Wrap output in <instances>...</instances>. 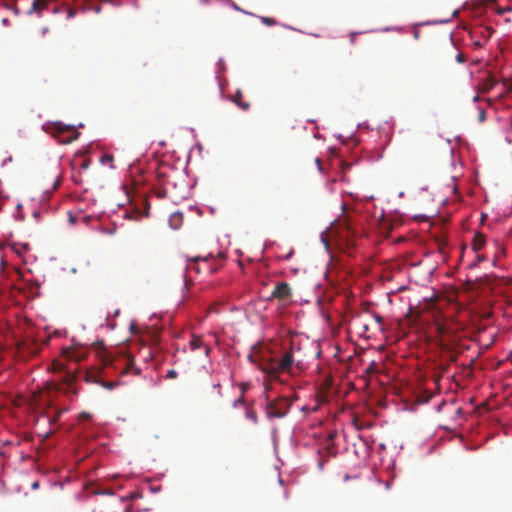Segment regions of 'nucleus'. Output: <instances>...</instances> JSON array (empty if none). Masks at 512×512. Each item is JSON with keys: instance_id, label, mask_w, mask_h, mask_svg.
<instances>
[{"instance_id": "obj_20", "label": "nucleus", "mask_w": 512, "mask_h": 512, "mask_svg": "<svg viewBox=\"0 0 512 512\" xmlns=\"http://www.w3.org/2000/svg\"><path fill=\"white\" fill-rule=\"evenodd\" d=\"M156 195L158 198H165L167 196V188L166 187H162L160 189H157L155 191Z\"/></svg>"}, {"instance_id": "obj_2", "label": "nucleus", "mask_w": 512, "mask_h": 512, "mask_svg": "<svg viewBox=\"0 0 512 512\" xmlns=\"http://www.w3.org/2000/svg\"><path fill=\"white\" fill-rule=\"evenodd\" d=\"M292 406V400L288 396H280L273 400H268L264 406V412L268 419L284 418Z\"/></svg>"}, {"instance_id": "obj_35", "label": "nucleus", "mask_w": 512, "mask_h": 512, "mask_svg": "<svg viewBox=\"0 0 512 512\" xmlns=\"http://www.w3.org/2000/svg\"><path fill=\"white\" fill-rule=\"evenodd\" d=\"M38 487H39V482H37V481H36V482H34V483L32 484V488H33V489H37Z\"/></svg>"}, {"instance_id": "obj_25", "label": "nucleus", "mask_w": 512, "mask_h": 512, "mask_svg": "<svg viewBox=\"0 0 512 512\" xmlns=\"http://www.w3.org/2000/svg\"><path fill=\"white\" fill-rule=\"evenodd\" d=\"M75 14H76V10L75 9H72V8L68 9V15H67L68 18L74 17Z\"/></svg>"}, {"instance_id": "obj_17", "label": "nucleus", "mask_w": 512, "mask_h": 512, "mask_svg": "<svg viewBox=\"0 0 512 512\" xmlns=\"http://www.w3.org/2000/svg\"><path fill=\"white\" fill-rule=\"evenodd\" d=\"M246 418L252 421L254 424L258 423V416L255 410L247 409L245 412Z\"/></svg>"}, {"instance_id": "obj_33", "label": "nucleus", "mask_w": 512, "mask_h": 512, "mask_svg": "<svg viewBox=\"0 0 512 512\" xmlns=\"http://www.w3.org/2000/svg\"><path fill=\"white\" fill-rule=\"evenodd\" d=\"M484 31L487 33V38L492 35V30L490 28H485Z\"/></svg>"}, {"instance_id": "obj_21", "label": "nucleus", "mask_w": 512, "mask_h": 512, "mask_svg": "<svg viewBox=\"0 0 512 512\" xmlns=\"http://www.w3.org/2000/svg\"><path fill=\"white\" fill-rule=\"evenodd\" d=\"M177 376H178V374L174 369L169 370L166 375V377L168 379H175V378H177Z\"/></svg>"}, {"instance_id": "obj_7", "label": "nucleus", "mask_w": 512, "mask_h": 512, "mask_svg": "<svg viewBox=\"0 0 512 512\" xmlns=\"http://www.w3.org/2000/svg\"><path fill=\"white\" fill-rule=\"evenodd\" d=\"M64 411H66L65 408H59V407L53 406L52 404H49L45 408L43 415L47 418V420L50 424H54L58 421V419L60 418V416L62 415V413Z\"/></svg>"}, {"instance_id": "obj_15", "label": "nucleus", "mask_w": 512, "mask_h": 512, "mask_svg": "<svg viewBox=\"0 0 512 512\" xmlns=\"http://www.w3.org/2000/svg\"><path fill=\"white\" fill-rule=\"evenodd\" d=\"M90 164H91V161H90V159H87V158H81L79 160V162L75 161L73 163L74 166L78 165L81 170H87L89 168Z\"/></svg>"}, {"instance_id": "obj_16", "label": "nucleus", "mask_w": 512, "mask_h": 512, "mask_svg": "<svg viewBox=\"0 0 512 512\" xmlns=\"http://www.w3.org/2000/svg\"><path fill=\"white\" fill-rule=\"evenodd\" d=\"M132 369L134 370L135 374L139 373V370L134 368V361H133V359H128L127 363H126V367L122 370L121 374H126V373L130 372V370H132Z\"/></svg>"}, {"instance_id": "obj_36", "label": "nucleus", "mask_w": 512, "mask_h": 512, "mask_svg": "<svg viewBox=\"0 0 512 512\" xmlns=\"http://www.w3.org/2000/svg\"><path fill=\"white\" fill-rule=\"evenodd\" d=\"M354 39H355V35H354V34H352V35H351V42H352V43L354 42Z\"/></svg>"}, {"instance_id": "obj_22", "label": "nucleus", "mask_w": 512, "mask_h": 512, "mask_svg": "<svg viewBox=\"0 0 512 512\" xmlns=\"http://www.w3.org/2000/svg\"><path fill=\"white\" fill-rule=\"evenodd\" d=\"M466 60V57L465 55L462 53V52H459L457 55H456V61L458 63H464Z\"/></svg>"}, {"instance_id": "obj_6", "label": "nucleus", "mask_w": 512, "mask_h": 512, "mask_svg": "<svg viewBox=\"0 0 512 512\" xmlns=\"http://www.w3.org/2000/svg\"><path fill=\"white\" fill-rule=\"evenodd\" d=\"M291 295V288L288 283L280 282L276 284L274 290L271 293L272 298L279 300H286Z\"/></svg>"}, {"instance_id": "obj_38", "label": "nucleus", "mask_w": 512, "mask_h": 512, "mask_svg": "<svg viewBox=\"0 0 512 512\" xmlns=\"http://www.w3.org/2000/svg\"><path fill=\"white\" fill-rule=\"evenodd\" d=\"M482 35H483V37H485L484 42H487V39H488V38H487V35L485 36V35H484V32L482 33Z\"/></svg>"}, {"instance_id": "obj_19", "label": "nucleus", "mask_w": 512, "mask_h": 512, "mask_svg": "<svg viewBox=\"0 0 512 512\" xmlns=\"http://www.w3.org/2000/svg\"><path fill=\"white\" fill-rule=\"evenodd\" d=\"M261 21L267 26H274L276 24V20L270 17H261Z\"/></svg>"}, {"instance_id": "obj_27", "label": "nucleus", "mask_w": 512, "mask_h": 512, "mask_svg": "<svg viewBox=\"0 0 512 512\" xmlns=\"http://www.w3.org/2000/svg\"><path fill=\"white\" fill-rule=\"evenodd\" d=\"M486 118V113L484 110H481L480 113H479V120L480 121H484Z\"/></svg>"}, {"instance_id": "obj_3", "label": "nucleus", "mask_w": 512, "mask_h": 512, "mask_svg": "<svg viewBox=\"0 0 512 512\" xmlns=\"http://www.w3.org/2000/svg\"><path fill=\"white\" fill-rule=\"evenodd\" d=\"M48 131L61 144H70L79 136V132L74 126L60 121L49 124Z\"/></svg>"}, {"instance_id": "obj_30", "label": "nucleus", "mask_w": 512, "mask_h": 512, "mask_svg": "<svg viewBox=\"0 0 512 512\" xmlns=\"http://www.w3.org/2000/svg\"><path fill=\"white\" fill-rule=\"evenodd\" d=\"M174 220H179V221H180V220H181V215H180V214H174V215H172V217H171L170 221L172 222V221H174Z\"/></svg>"}, {"instance_id": "obj_12", "label": "nucleus", "mask_w": 512, "mask_h": 512, "mask_svg": "<svg viewBox=\"0 0 512 512\" xmlns=\"http://www.w3.org/2000/svg\"><path fill=\"white\" fill-rule=\"evenodd\" d=\"M189 346H190V349L193 351L203 347L204 342H203L202 337L193 335L189 342Z\"/></svg>"}, {"instance_id": "obj_37", "label": "nucleus", "mask_w": 512, "mask_h": 512, "mask_svg": "<svg viewBox=\"0 0 512 512\" xmlns=\"http://www.w3.org/2000/svg\"><path fill=\"white\" fill-rule=\"evenodd\" d=\"M209 350H210L209 347L205 346V353L206 354H208Z\"/></svg>"}, {"instance_id": "obj_5", "label": "nucleus", "mask_w": 512, "mask_h": 512, "mask_svg": "<svg viewBox=\"0 0 512 512\" xmlns=\"http://www.w3.org/2000/svg\"><path fill=\"white\" fill-rule=\"evenodd\" d=\"M86 350L81 347H68L62 350V357L69 362L78 363L85 359Z\"/></svg>"}, {"instance_id": "obj_18", "label": "nucleus", "mask_w": 512, "mask_h": 512, "mask_svg": "<svg viewBox=\"0 0 512 512\" xmlns=\"http://www.w3.org/2000/svg\"><path fill=\"white\" fill-rule=\"evenodd\" d=\"M436 330L439 336H443L447 333L445 325L441 323H436Z\"/></svg>"}, {"instance_id": "obj_10", "label": "nucleus", "mask_w": 512, "mask_h": 512, "mask_svg": "<svg viewBox=\"0 0 512 512\" xmlns=\"http://www.w3.org/2000/svg\"><path fill=\"white\" fill-rule=\"evenodd\" d=\"M243 94L241 90H237L235 94H233L230 99L234 102L240 109L243 111H247L250 108V103L247 101H243Z\"/></svg>"}, {"instance_id": "obj_28", "label": "nucleus", "mask_w": 512, "mask_h": 512, "mask_svg": "<svg viewBox=\"0 0 512 512\" xmlns=\"http://www.w3.org/2000/svg\"><path fill=\"white\" fill-rule=\"evenodd\" d=\"M315 162H316V164H317L318 170H319V171H322L323 167H322L321 160H320L319 158H316V159H315Z\"/></svg>"}, {"instance_id": "obj_4", "label": "nucleus", "mask_w": 512, "mask_h": 512, "mask_svg": "<svg viewBox=\"0 0 512 512\" xmlns=\"http://www.w3.org/2000/svg\"><path fill=\"white\" fill-rule=\"evenodd\" d=\"M53 369L55 371H59L63 373L61 376V383L59 384L58 390H61L65 393H76V389L74 388V382L76 380L75 369L66 366L63 362L56 360L53 362Z\"/></svg>"}, {"instance_id": "obj_34", "label": "nucleus", "mask_w": 512, "mask_h": 512, "mask_svg": "<svg viewBox=\"0 0 512 512\" xmlns=\"http://www.w3.org/2000/svg\"><path fill=\"white\" fill-rule=\"evenodd\" d=\"M375 319L378 323H382V317L380 315H375Z\"/></svg>"}, {"instance_id": "obj_11", "label": "nucleus", "mask_w": 512, "mask_h": 512, "mask_svg": "<svg viewBox=\"0 0 512 512\" xmlns=\"http://www.w3.org/2000/svg\"><path fill=\"white\" fill-rule=\"evenodd\" d=\"M485 245V236L481 233H476L473 237L472 248L474 251L481 250Z\"/></svg>"}, {"instance_id": "obj_32", "label": "nucleus", "mask_w": 512, "mask_h": 512, "mask_svg": "<svg viewBox=\"0 0 512 512\" xmlns=\"http://www.w3.org/2000/svg\"><path fill=\"white\" fill-rule=\"evenodd\" d=\"M473 45H474L475 47H481V46L483 45V43L481 42V40H476V41L473 43Z\"/></svg>"}, {"instance_id": "obj_9", "label": "nucleus", "mask_w": 512, "mask_h": 512, "mask_svg": "<svg viewBox=\"0 0 512 512\" xmlns=\"http://www.w3.org/2000/svg\"><path fill=\"white\" fill-rule=\"evenodd\" d=\"M86 379L87 381H93L100 384L102 387L108 389V390H112L113 388H115L117 385H118V382L117 381H104V380H101L99 379V377L95 374H86Z\"/></svg>"}, {"instance_id": "obj_1", "label": "nucleus", "mask_w": 512, "mask_h": 512, "mask_svg": "<svg viewBox=\"0 0 512 512\" xmlns=\"http://www.w3.org/2000/svg\"><path fill=\"white\" fill-rule=\"evenodd\" d=\"M248 359L251 363L257 364L258 368L271 380H279L280 374L291 373L294 364L292 350L285 351L280 358L272 356L268 352L253 351L249 354Z\"/></svg>"}, {"instance_id": "obj_39", "label": "nucleus", "mask_w": 512, "mask_h": 512, "mask_svg": "<svg viewBox=\"0 0 512 512\" xmlns=\"http://www.w3.org/2000/svg\"><path fill=\"white\" fill-rule=\"evenodd\" d=\"M119 313H120V311L117 309V310L115 311V315L117 316V315H119Z\"/></svg>"}, {"instance_id": "obj_23", "label": "nucleus", "mask_w": 512, "mask_h": 512, "mask_svg": "<svg viewBox=\"0 0 512 512\" xmlns=\"http://www.w3.org/2000/svg\"><path fill=\"white\" fill-rule=\"evenodd\" d=\"M79 418L81 420H89L91 418V415L90 413H87V412H82L80 415H79Z\"/></svg>"}, {"instance_id": "obj_26", "label": "nucleus", "mask_w": 512, "mask_h": 512, "mask_svg": "<svg viewBox=\"0 0 512 512\" xmlns=\"http://www.w3.org/2000/svg\"><path fill=\"white\" fill-rule=\"evenodd\" d=\"M244 403V397L243 395L241 397H239L237 400L234 401V406H237L238 404H243Z\"/></svg>"}, {"instance_id": "obj_29", "label": "nucleus", "mask_w": 512, "mask_h": 512, "mask_svg": "<svg viewBox=\"0 0 512 512\" xmlns=\"http://www.w3.org/2000/svg\"><path fill=\"white\" fill-rule=\"evenodd\" d=\"M102 161L103 162H105V161L111 162V161H113V156L112 155H106L105 157L102 158Z\"/></svg>"}, {"instance_id": "obj_14", "label": "nucleus", "mask_w": 512, "mask_h": 512, "mask_svg": "<svg viewBox=\"0 0 512 512\" xmlns=\"http://www.w3.org/2000/svg\"><path fill=\"white\" fill-rule=\"evenodd\" d=\"M47 3L45 0H34L32 9L38 13H40L43 9H45Z\"/></svg>"}, {"instance_id": "obj_31", "label": "nucleus", "mask_w": 512, "mask_h": 512, "mask_svg": "<svg viewBox=\"0 0 512 512\" xmlns=\"http://www.w3.org/2000/svg\"><path fill=\"white\" fill-rule=\"evenodd\" d=\"M134 219H138L139 217H141V213L138 212V211H133V216H132Z\"/></svg>"}, {"instance_id": "obj_24", "label": "nucleus", "mask_w": 512, "mask_h": 512, "mask_svg": "<svg viewBox=\"0 0 512 512\" xmlns=\"http://www.w3.org/2000/svg\"><path fill=\"white\" fill-rule=\"evenodd\" d=\"M494 80H488L486 83H485V89L486 90H489L491 89L493 86H494Z\"/></svg>"}, {"instance_id": "obj_13", "label": "nucleus", "mask_w": 512, "mask_h": 512, "mask_svg": "<svg viewBox=\"0 0 512 512\" xmlns=\"http://www.w3.org/2000/svg\"><path fill=\"white\" fill-rule=\"evenodd\" d=\"M199 260H202L203 262H206L207 258L206 257H204V258L195 257L194 259L191 260V263L187 264L186 269L189 270V271L190 270H194L195 272L199 273L200 272V267L197 264V262Z\"/></svg>"}, {"instance_id": "obj_8", "label": "nucleus", "mask_w": 512, "mask_h": 512, "mask_svg": "<svg viewBox=\"0 0 512 512\" xmlns=\"http://www.w3.org/2000/svg\"><path fill=\"white\" fill-rule=\"evenodd\" d=\"M338 227L341 229V231H339L340 236H344V232L346 233V237H349L350 234H354L349 215H343L342 218L338 220Z\"/></svg>"}]
</instances>
